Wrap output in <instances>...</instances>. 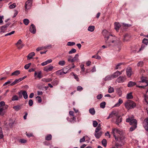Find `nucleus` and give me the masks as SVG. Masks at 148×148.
Wrapping results in <instances>:
<instances>
[{
    "label": "nucleus",
    "instance_id": "680f3d73",
    "mask_svg": "<svg viewBox=\"0 0 148 148\" xmlns=\"http://www.w3.org/2000/svg\"><path fill=\"white\" fill-rule=\"evenodd\" d=\"M5 113V111L3 110L2 109L0 108V116H3Z\"/></svg>",
    "mask_w": 148,
    "mask_h": 148
},
{
    "label": "nucleus",
    "instance_id": "393cba45",
    "mask_svg": "<svg viewBox=\"0 0 148 148\" xmlns=\"http://www.w3.org/2000/svg\"><path fill=\"white\" fill-rule=\"evenodd\" d=\"M22 95H23L24 98L26 99L28 98V96L27 92L25 91H23Z\"/></svg>",
    "mask_w": 148,
    "mask_h": 148
},
{
    "label": "nucleus",
    "instance_id": "6e6d98bb",
    "mask_svg": "<svg viewBox=\"0 0 148 148\" xmlns=\"http://www.w3.org/2000/svg\"><path fill=\"white\" fill-rule=\"evenodd\" d=\"M73 76L74 77V78L77 80V81H79V78L78 77V76L76 74H74L73 73H72Z\"/></svg>",
    "mask_w": 148,
    "mask_h": 148
},
{
    "label": "nucleus",
    "instance_id": "e2e57ef3",
    "mask_svg": "<svg viewBox=\"0 0 148 148\" xmlns=\"http://www.w3.org/2000/svg\"><path fill=\"white\" fill-rule=\"evenodd\" d=\"M15 33V31H12V32H10L9 33H7V34H6L5 35V36H10V35H11L12 34H13L14 33Z\"/></svg>",
    "mask_w": 148,
    "mask_h": 148
},
{
    "label": "nucleus",
    "instance_id": "a19ab883",
    "mask_svg": "<svg viewBox=\"0 0 148 148\" xmlns=\"http://www.w3.org/2000/svg\"><path fill=\"white\" fill-rule=\"evenodd\" d=\"M4 137V135L3 134L2 129L1 127H0V139H2Z\"/></svg>",
    "mask_w": 148,
    "mask_h": 148
},
{
    "label": "nucleus",
    "instance_id": "aec40b11",
    "mask_svg": "<svg viewBox=\"0 0 148 148\" xmlns=\"http://www.w3.org/2000/svg\"><path fill=\"white\" fill-rule=\"evenodd\" d=\"M110 116L111 117H113L114 116H118V114L117 112L116 111H112L111 113L110 114Z\"/></svg>",
    "mask_w": 148,
    "mask_h": 148
},
{
    "label": "nucleus",
    "instance_id": "cd10ccee",
    "mask_svg": "<svg viewBox=\"0 0 148 148\" xmlns=\"http://www.w3.org/2000/svg\"><path fill=\"white\" fill-rule=\"evenodd\" d=\"M42 81L46 82H50L52 81V79L51 78H43L42 79Z\"/></svg>",
    "mask_w": 148,
    "mask_h": 148
},
{
    "label": "nucleus",
    "instance_id": "3c124183",
    "mask_svg": "<svg viewBox=\"0 0 148 148\" xmlns=\"http://www.w3.org/2000/svg\"><path fill=\"white\" fill-rule=\"evenodd\" d=\"M137 127V126H132L130 128V131L131 132L133 131Z\"/></svg>",
    "mask_w": 148,
    "mask_h": 148
},
{
    "label": "nucleus",
    "instance_id": "0eeeda50",
    "mask_svg": "<svg viewBox=\"0 0 148 148\" xmlns=\"http://www.w3.org/2000/svg\"><path fill=\"white\" fill-rule=\"evenodd\" d=\"M143 126L146 131H148V118H147L144 120Z\"/></svg>",
    "mask_w": 148,
    "mask_h": 148
},
{
    "label": "nucleus",
    "instance_id": "20e7f679",
    "mask_svg": "<svg viewBox=\"0 0 148 148\" xmlns=\"http://www.w3.org/2000/svg\"><path fill=\"white\" fill-rule=\"evenodd\" d=\"M112 133L113 134L114 138L118 136L120 134H122L123 132L122 131L117 128H113L112 129Z\"/></svg>",
    "mask_w": 148,
    "mask_h": 148
},
{
    "label": "nucleus",
    "instance_id": "8fccbe9b",
    "mask_svg": "<svg viewBox=\"0 0 148 148\" xmlns=\"http://www.w3.org/2000/svg\"><path fill=\"white\" fill-rule=\"evenodd\" d=\"M76 50L75 49H72L69 52V54L75 53L76 52Z\"/></svg>",
    "mask_w": 148,
    "mask_h": 148
},
{
    "label": "nucleus",
    "instance_id": "a878e982",
    "mask_svg": "<svg viewBox=\"0 0 148 148\" xmlns=\"http://www.w3.org/2000/svg\"><path fill=\"white\" fill-rule=\"evenodd\" d=\"M20 71L19 70H16L14 71V72H13L11 75V76H13V75H15V76H17L20 74Z\"/></svg>",
    "mask_w": 148,
    "mask_h": 148
},
{
    "label": "nucleus",
    "instance_id": "ea45409f",
    "mask_svg": "<svg viewBox=\"0 0 148 148\" xmlns=\"http://www.w3.org/2000/svg\"><path fill=\"white\" fill-rule=\"evenodd\" d=\"M98 53H97L96 54V55H94V56H92V58H96V59H98V60H100V59H101V57L100 56H99L98 55Z\"/></svg>",
    "mask_w": 148,
    "mask_h": 148
},
{
    "label": "nucleus",
    "instance_id": "13d9d810",
    "mask_svg": "<svg viewBox=\"0 0 148 148\" xmlns=\"http://www.w3.org/2000/svg\"><path fill=\"white\" fill-rule=\"evenodd\" d=\"M143 64V62L142 61H140L137 64V65L138 66H142Z\"/></svg>",
    "mask_w": 148,
    "mask_h": 148
},
{
    "label": "nucleus",
    "instance_id": "49530a36",
    "mask_svg": "<svg viewBox=\"0 0 148 148\" xmlns=\"http://www.w3.org/2000/svg\"><path fill=\"white\" fill-rule=\"evenodd\" d=\"M16 6V4L15 3H14L12 5H10L9 8L10 9H12L14 8Z\"/></svg>",
    "mask_w": 148,
    "mask_h": 148
},
{
    "label": "nucleus",
    "instance_id": "1a4fd4ad",
    "mask_svg": "<svg viewBox=\"0 0 148 148\" xmlns=\"http://www.w3.org/2000/svg\"><path fill=\"white\" fill-rule=\"evenodd\" d=\"M16 45L19 49L22 48L24 46V45L22 44V41L21 39H19L18 40V42L16 44Z\"/></svg>",
    "mask_w": 148,
    "mask_h": 148
},
{
    "label": "nucleus",
    "instance_id": "69168bd1",
    "mask_svg": "<svg viewBox=\"0 0 148 148\" xmlns=\"http://www.w3.org/2000/svg\"><path fill=\"white\" fill-rule=\"evenodd\" d=\"M84 65L83 64H82L80 65V67L81 69V71L83 72H84L85 70V68L84 67Z\"/></svg>",
    "mask_w": 148,
    "mask_h": 148
},
{
    "label": "nucleus",
    "instance_id": "5fc2aeb1",
    "mask_svg": "<svg viewBox=\"0 0 148 148\" xmlns=\"http://www.w3.org/2000/svg\"><path fill=\"white\" fill-rule=\"evenodd\" d=\"M36 99L39 103H40L42 101V99L40 97L38 96L37 97Z\"/></svg>",
    "mask_w": 148,
    "mask_h": 148
},
{
    "label": "nucleus",
    "instance_id": "864d4df0",
    "mask_svg": "<svg viewBox=\"0 0 148 148\" xmlns=\"http://www.w3.org/2000/svg\"><path fill=\"white\" fill-rule=\"evenodd\" d=\"M51 83L54 85H56L58 83V82L56 79H55L51 82Z\"/></svg>",
    "mask_w": 148,
    "mask_h": 148
},
{
    "label": "nucleus",
    "instance_id": "f704fd0d",
    "mask_svg": "<svg viewBox=\"0 0 148 148\" xmlns=\"http://www.w3.org/2000/svg\"><path fill=\"white\" fill-rule=\"evenodd\" d=\"M23 22L25 25H27L29 23V21L28 19L25 18L23 20Z\"/></svg>",
    "mask_w": 148,
    "mask_h": 148
},
{
    "label": "nucleus",
    "instance_id": "c756f323",
    "mask_svg": "<svg viewBox=\"0 0 148 148\" xmlns=\"http://www.w3.org/2000/svg\"><path fill=\"white\" fill-rule=\"evenodd\" d=\"M112 78L113 77L112 75H108L104 79V80L106 81H108L111 80Z\"/></svg>",
    "mask_w": 148,
    "mask_h": 148
},
{
    "label": "nucleus",
    "instance_id": "7c9ffc66",
    "mask_svg": "<svg viewBox=\"0 0 148 148\" xmlns=\"http://www.w3.org/2000/svg\"><path fill=\"white\" fill-rule=\"evenodd\" d=\"M89 113L92 115H94L95 114V111L94 108H90L89 110Z\"/></svg>",
    "mask_w": 148,
    "mask_h": 148
},
{
    "label": "nucleus",
    "instance_id": "bb28decb",
    "mask_svg": "<svg viewBox=\"0 0 148 148\" xmlns=\"http://www.w3.org/2000/svg\"><path fill=\"white\" fill-rule=\"evenodd\" d=\"M13 108L15 111H17L20 110L21 107V106L18 105L13 106Z\"/></svg>",
    "mask_w": 148,
    "mask_h": 148
},
{
    "label": "nucleus",
    "instance_id": "338daca9",
    "mask_svg": "<svg viewBox=\"0 0 148 148\" xmlns=\"http://www.w3.org/2000/svg\"><path fill=\"white\" fill-rule=\"evenodd\" d=\"M28 103L29 106H32L33 104V100L32 99L29 100Z\"/></svg>",
    "mask_w": 148,
    "mask_h": 148
},
{
    "label": "nucleus",
    "instance_id": "ddd939ff",
    "mask_svg": "<svg viewBox=\"0 0 148 148\" xmlns=\"http://www.w3.org/2000/svg\"><path fill=\"white\" fill-rule=\"evenodd\" d=\"M141 81H139V82L145 83L146 84V86H148V80L147 79L146 77L142 76L141 77Z\"/></svg>",
    "mask_w": 148,
    "mask_h": 148
},
{
    "label": "nucleus",
    "instance_id": "de8ad7c7",
    "mask_svg": "<svg viewBox=\"0 0 148 148\" xmlns=\"http://www.w3.org/2000/svg\"><path fill=\"white\" fill-rule=\"evenodd\" d=\"M75 45V43L74 42H69L67 43V45L68 46H73Z\"/></svg>",
    "mask_w": 148,
    "mask_h": 148
},
{
    "label": "nucleus",
    "instance_id": "72a5a7b5",
    "mask_svg": "<svg viewBox=\"0 0 148 148\" xmlns=\"http://www.w3.org/2000/svg\"><path fill=\"white\" fill-rule=\"evenodd\" d=\"M18 99V96L16 95H14L12 98V101H17Z\"/></svg>",
    "mask_w": 148,
    "mask_h": 148
},
{
    "label": "nucleus",
    "instance_id": "9b49d317",
    "mask_svg": "<svg viewBox=\"0 0 148 148\" xmlns=\"http://www.w3.org/2000/svg\"><path fill=\"white\" fill-rule=\"evenodd\" d=\"M126 79L125 77L120 76L116 80V81L119 83L123 82Z\"/></svg>",
    "mask_w": 148,
    "mask_h": 148
},
{
    "label": "nucleus",
    "instance_id": "dca6fc26",
    "mask_svg": "<svg viewBox=\"0 0 148 148\" xmlns=\"http://www.w3.org/2000/svg\"><path fill=\"white\" fill-rule=\"evenodd\" d=\"M102 134V131H100L99 132H95L94 135L96 138L98 139L100 137Z\"/></svg>",
    "mask_w": 148,
    "mask_h": 148
},
{
    "label": "nucleus",
    "instance_id": "37998d69",
    "mask_svg": "<svg viewBox=\"0 0 148 148\" xmlns=\"http://www.w3.org/2000/svg\"><path fill=\"white\" fill-rule=\"evenodd\" d=\"M65 62L64 60H61L60 61L58 62L59 65L61 66H63L65 64Z\"/></svg>",
    "mask_w": 148,
    "mask_h": 148
},
{
    "label": "nucleus",
    "instance_id": "f8f14e48",
    "mask_svg": "<svg viewBox=\"0 0 148 148\" xmlns=\"http://www.w3.org/2000/svg\"><path fill=\"white\" fill-rule=\"evenodd\" d=\"M10 25L9 24H7L5 25L2 26L1 27V32L4 33L6 30L7 28Z\"/></svg>",
    "mask_w": 148,
    "mask_h": 148
},
{
    "label": "nucleus",
    "instance_id": "0e129e2a",
    "mask_svg": "<svg viewBox=\"0 0 148 148\" xmlns=\"http://www.w3.org/2000/svg\"><path fill=\"white\" fill-rule=\"evenodd\" d=\"M5 103L4 101H1L0 102V108L5 105Z\"/></svg>",
    "mask_w": 148,
    "mask_h": 148
},
{
    "label": "nucleus",
    "instance_id": "423d86ee",
    "mask_svg": "<svg viewBox=\"0 0 148 148\" xmlns=\"http://www.w3.org/2000/svg\"><path fill=\"white\" fill-rule=\"evenodd\" d=\"M32 0H28L25 3V10L29 9L32 6Z\"/></svg>",
    "mask_w": 148,
    "mask_h": 148
},
{
    "label": "nucleus",
    "instance_id": "4c0bfd02",
    "mask_svg": "<svg viewBox=\"0 0 148 148\" xmlns=\"http://www.w3.org/2000/svg\"><path fill=\"white\" fill-rule=\"evenodd\" d=\"M63 70L62 69L56 72V74L58 75H63Z\"/></svg>",
    "mask_w": 148,
    "mask_h": 148
},
{
    "label": "nucleus",
    "instance_id": "412c9836",
    "mask_svg": "<svg viewBox=\"0 0 148 148\" xmlns=\"http://www.w3.org/2000/svg\"><path fill=\"white\" fill-rule=\"evenodd\" d=\"M136 84V83L132 81H130L128 84L127 86L129 87H132Z\"/></svg>",
    "mask_w": 148,
    "mask_h": 148
},
{
    "label": "nucleus",
    "instance_id": "4d7b16f0",
    "mask_svg": "<svg viewBox=\"0 0 148 148\" xmlns=\"http://www.w3.org/2000/svg\"><path fill=\"white\" fill-rule=\"evenodd\" d=\"M19 142L22 143H25L27 142V140L25 139H21L19 140Z\"/></svg>",
    "mask_w": 148,
    "mask_h": 148
},
{
    "label": "nucleus",
    "instance_id": "f03ea898",
    "mask_svg": "<svg viewBox=\"0 0 148 148\" xmlns=\"http://www.w3.org/2000/svg\"><path fill=\"white\" fill-rule=\"evenodd\" d=\"M125 106L126 108L129 110L134 108L136 106V103L132 101L128 100L125 103Z\"/></svg>",
    "mask_w": 148,
    "mask_h": 148
},
{
    "label": "nucleus",
    "instance_id": "603ef678",
    "mask_svg": "<svg viewBox=\"0 0 148 148\" xmlns=\"http://www.w3.org/2000/svg\"><path fill=\"white\" fill-rule=\"evenodd\" d=\"M31 64V63H29L27 64H26L24 67V68L26 69H27L29 68Z\"/></svg>",
    "mask_w": 148,
    "mask_h": 148
},
{
    "label": "nucleus",
    "instance_id": "2f4dec72",
    "mask_svg": "<svg viewBox=\"0 0 148 148\" xmlns=\"http://www.w3.org/2000/svg\"><path fill=\"white\" fill-rule=\"evenodd\" d=\"M126 98L128 99H131L133 98V96L132 95V93L130 92L127 94Z\"/></svg>",
    "mask_w": 148,
    "mask_h": 148
},
{
    "label": "nucleus",
    "instance_id": "5701e85b",
    "mask_svg": "<svg viewBox=\"0 0 148 148\" xmlns=\"http://www.w3.org/2000/svg\"><path fill=\"white\" fill-rule=\"evenodd\" d=\"M123 102V100L121 99H119L118 100V102L116 103L114 105L115 107H118Z\"/></svg>",
    "mask_w": 148,
    "mask_h": 148
},
{
    "label": "nucleus",
    "instance_id": "e433bc0d",
    "mask_svg": "<svg viewBox=\"0 0 148 148\" xmlns=\"http://www.w3.org/2000/svg\"><path fill=\"white\" fill-rule=\"evenodd\" d=\"M37 76L39 79H40L42 77V72L41 71H38Z\"/></svg>",
    "mask_w": 148,
    "mask_h": 148
},
{
    "label": "nucleus",
    "instance_id": "bf43d9fd",
    "mask_svg": "<svg viewBox=\"0 0 148 148\" xmlns=\"http://www.w3.org/2000/svg\"><path fill=\"white\" fill-rule=\"evenodd\" d=\"M78 57L79 55L78 54H76L75 55L74 57L73 58L75 61L78 60Z\"/></svg>",
    "mask_w": 148,
    "mask_h": 148
},
{
    "label": "nucleus",
    "instance_id": "c9c22d12",
    "mask_svg": "<svg viewBox=\"0 0 148 148\" xmlns=\"http://www.w3.org/2000/svg\"><path fill=\"white\" fill-rule=\"evenodd\" d=\"M114 91V88L111 86H109L108 88V92L109 93H112Z\"/></svg>",
    "mask_w": 148,
    "mask_h": 148
},
{
    "label": "nucleus",
    "instance_id": "c03bdc74",
    "mask_svg": "<svg viewBox=\"0 0 148 148\" xmlns=\"http://www.w3.org/2000/svg\"><path fill=\"white\" fill-rule=\"evenodd\" d=\"M106 105V102L104 101L102 102L100 104V107L102 108H104Z\"/></svg>",
    "mask_w": 148,
    "mask_h": 148
},
{
    "label": "nucleus",
    "instance_id": "09e8293b",
    "mask_svg": "<svg viewBox=\"0 0 148 148\" xmlns=\"http://www.w3.org/2000/svg\"><path fill=\"white\" fill-rule=\"evenodd\" d=\"M143 42L147 45L148 44V39L144 38L143 40Z\"/></svg>",
    "mask_w": 148,
    "mask_h": 148
},
{
    "label": "nucleus",
    "instance_id": "774afa93",
    "mask_svg": "<svg viewBox=\"0 0 148 148\" xmlns=\"http://www.w3.org/2000/svg\"><path fill=\"white\" fill-rule=\"evenodd\" d=\"M8 106L6 105H5L4 106L0 108H1V109H2L3 110H5L6 109L8 108Z\"/></svg>",
    "mask_w": 148,
    "mask_h": 148
},
{
    "label": "nucleus",
    "instance_id": "4be33fe9",
    "mask_svg": "<svg viewBox=\"0 0 148 148\" xmlns=\"http://www.w3.org/2000/svg\"><path fill=\"white\" fill-rule=\"evenodd\" d=\"M115 29L117 31H118L121 26L120 24L117 22L114 23Z\"/></svg>",
    "mask_w": 148,
    "mask_h": 148
},
{
    "label": "nucleus",
    "instance_id": "f257e3e1",
    "mask_svg": "<svg viewBox=\"0 0 148 148\" xmlns=\"http://www.w3.org/2000/svg\"><path fill=\"white\" fill-rule=\"evenodd\" d=\"M116 37L112 35L105 37V40L106 43L109 47L112 45V43H114L116 42Z\"/></svg>",
    "mask_w": 148,
    "mask_h": 148
},
{
    "label": "nucleus",
    "instance_id": "6ab92c4d",
    "mask_svg": "<svg viewBox=\"0 0 148 148\" xmlns=\"http://www.w3.org/2000/svg\"><path fill=\"white\" fill-rule=\"evenodd\" d=\"M117 118L116 119V123L118 125H119V123L121 122L122 121V119L121 117L119 116H117Z\"/></svg>",
    "mask_w": 148,
    "mask_h": 148
},
{
    "label": "nucleus",
    "instance_id": "052dcab7",
    "mask_svg": "<svg viewBox=\"0 0 148 148\" xmlns=\"http://www.w3.org/2000/svg\"><path fill=\"white\" fill-rule=\"evenodd\" d=\"M98 123L97 121H93V125L94 127H96L97 126Z\"/></svg>",
    "mask_w": 148,
    "mask_h": 148
},
{
    "label": "nucleus",
    "instance_id": "a18cd8bd",
    "mask_svg": "<svg viewBox=\"0 0 148 148\" xmlns=\"http://www.w3.org/2000/svg\"><path fill=\"white\" fill-rule=\"evenodd\" d=\"M68 61L69 62H75L74 59L73 58H72V57L71 56H69L68 59Z\"/></svg>",
    "mask_w": 148,
    "mask_h": 148
},
{
    "label": "nucleus",
    "instance_id": "58836bf2",
    "mask_svg": "<svg viewBox=\"0 0 148 148\" xmlns=\"http://www.w3.org/2000/svg\"><path fill=\"white\" fill-rule=\"evenodd\" d=\"M73 116V117L71 119L69 120V118H68V117L67 118V120L68 121H69L71 122L72 123L73 122V121L74 120H75L76 119V117L75 116Z\"/></svg>",
    "mask_w": 148,
    "mask_h": 148
},
{
    "label": "nucleus",
    "instance_id": "6e6552de",
    "mask_svg": "<svg viewBox=\"0 0 148 148\" xmlns=\"http://www.w3.org/2000/svg\"><path fill=\"white\" fill-rule=\"evenodd\" d=\"M29 30L30 32L33 34L36 33V29L35 26L33 24H32L30 25Z\"/></svg>",
    "mask_w": 148,
    "mask_h": 148
},
{
    "label": "nucleus",
    "instance_id": "39448f33",
    "mask_svg": "<svg viewBox=\"0 0 148 148\" xmlns=\"http://www.w3.org/2000/svg\"><path fill=\"white\" fill-rule=\"evenodd\" d=\"M126 122L130 123V125L132 126H137V121L135 119H132L129 118L126 119Z\"/></svg>",
    "mask_w": 148,
    "mask_h": 148
},
{
    "label": "nucleus",
    "instance_id": "2eb2a0df",
    "mask_svg": "<svg viewBox=\"0 0 148 148\" xmlns=\"http://www.w3.org/2000/svg\"><path fill=\"white\" fill-rule=\"evenodd\" d=\"M132 70L130 67H129L126 69V74L129 77H130L132 75Z\"/></svg>",
    "mask_w": 148,
    "mask_h": 148
},
{
    "label": "nucleus",
    "instance_id": "4468645a",
    "mask_svg": "<svg viewBox=\"0 0 148 148\" xmlns=\"http://www.w3.org/2000/svg\"><path fill=\"white\" fill-rule=\"evenodd\" d=\"M121 74V73H120L118 71H117L115 72L112 75L113 78H115L117 77L119 75Z\"/></svg>",
    "mask_w": 148,
    "mask_h": 148
},
{
    "label": "nucleus",
    "instance_id": "b1692460",
    "mask_svg": "<svg viewBox=\"0 0 148 148\" xmlns=\"http://www.w3.org/2000/svg\"><path fill=\"white\" fill-rule=\"evenodd\" d=\"M95 29V27L93 25H90L88 27V30L90 32H93Z\"/></svg>",
    "mask_w": 148,
    "mask_h": 148
},
{
    "label": "nucleus",
    "instance_id": "c85d7f7f",
    "mask_svg": "<svg viewBox=\"0 0 148 148\" xmlns=\"http://www.w3.org/2000/svg\"><path fill=\"white\" fill-rule=\"evenodd\" d=\"M52 138V135L50 134H49L46 136L45 137V139L46 140L49 141L51 140Z\"/></svg>",
    "mask_w": 148,
    "mask_h": 148
},
{
    "label": "nucleus",
    "instance_id": "79ce46f5",
    "mask_svg": "<svg viewBox=\"0 0 148 148\" xmlns=\"http://www.w3.org/2000/svg\"><path fill=\"white\" fill-rule=\"evenodd\" d=\"M19 82L18 79H16L13 82L10 84V85L11 86H12Z\"/></svg>",
    "mask_w": 148,
    "mask_h": 148
},
{
    "label": "nucleus",
    "instance_id": "a211bd4d",
    "mask_svg": "<svg viewBox=\"0 0 148 148\" xmlns=\"http://www.w3.org/2000/svg\"><path fill=\"white\" fill-rule=\"evenodd\" d=\"M130 36L128 34H126L124 36L123 40L124 41H127L130 40Z\"/></svg>",
    "mask_w": 148,
    "mask_h": 148
},
{
    "label": "nucleus",
    "instance_id": "9d476101",
    "mask_svg": "<svg viewBox=\"0 0 148 148\" xmlns=\"http://www.w3.org/2000/svg\"><path fill=\"white\" fill-rule=\"evenodd\" d=\"M53 68V67L52 66L49 65L44 67V70L46 72H48L51 71Z\"/></svg>",
    "mask_w": 148,
    "mask_h": 148
},
{
    "label": "nucleus",
    "instance_id": "7ed1b4c3",
    "mask_svg": "<svg viewBox=\"0 0 148 148\" xmlns=\"http://www.w3.org/2000/svg\"><path fill=\"white\" fill-rule=\"evenodd\" d=\"M115 140L121 144H123L125 143V137L122 134H120L115 138Z\"/></svg>",
    "mask_w": 148,
    "mask_h": 148
},
{
    "label": "nucleus",
    "instance_id": "473e14b6",
    "mask_svg": "<svg viewBox=\"0 0 148 148\" xmlns=\"http://www.w3.org/2000/svg\"><path fill=\"white\" fill-rule=\"evenodd\" d=\"M102 145L104 147H106L107 144V142L105 139H103L101 141Z\"/></svg>",
    "mask_w": 148,
    "mask_h": 148
},
{
    "label": "nucleus",
    "instance_id": "f3484780",
    "mask_svg": "<svg viewBox=\"0 0 148 148\" xmlns=\"http://www.w3.org/2000/svg\"><path fill=\"white\" fill-rule=\"evenodd\" d=\"M35 53L34 52H32L29 53L27 56V60H29L33 58V57L35 56Z\"/></svg>",
    "mask_w": 148,
    "mask_h": 148
}]
</instances>
